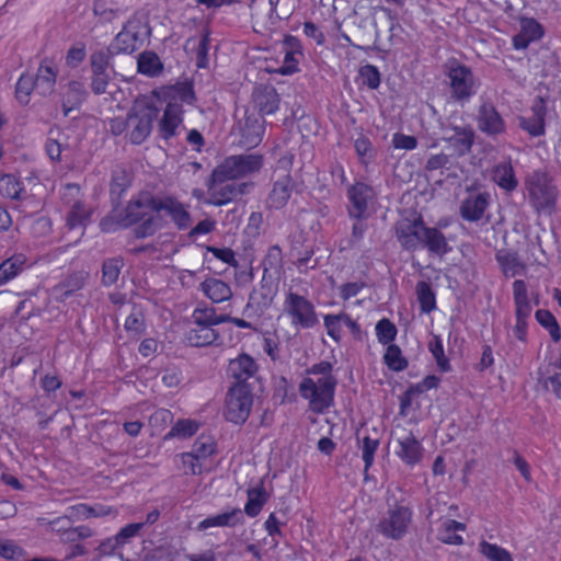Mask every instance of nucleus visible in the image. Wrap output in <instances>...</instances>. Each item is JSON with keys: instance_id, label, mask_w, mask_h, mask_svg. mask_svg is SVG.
I'll list each match as a JSON object with an SVG mask.
<instances>
[{"instance_id": "nucleus-26", "label": "nucleus", "mask_w": 561, "mask_h": 561, "mask_svg": "<svg viewBox=\"0 0 561 561\" xmlns=\"http://www.w3.org/2000/svg\"><path fill=\"white\" fill-rule=\"evenodd\" d=\"M253 102L262 114H274L279 107V95L274 87L262 85L254 90Z\"/></svg>"}, {"instance_id": "nucleus-50", "label": "nucleus", "mask_w": 561, "mask_h": 561, "mask_svg": "<svg viewBox=\"0 0 561 561\" xmlns=\"http://www.w3.org/2000/svg\"><path fill=\"white\" fill-rule=\"evenodd\" d=\"M69 520H83L89 519V504L79 503L76 505L68 506L66 508L65 515L62 517H58L50 522V526L54 529L61 522Z\"/></svg>"}, {"instance_id": "nucleus-40", "label": "nucleus", "mask_w": 561, "mask_h": 561, "mask_svg": "<svg viewBox=\"0 0 561 561\" xmlns=\"http://www.w3.org/2000/svg\"><path fill=\"white\" fill-rule=\"evenodd\" d=\"M422 244L426 245L431 252L438 255H444L449 251V247L444 234L435 228L426 229Z\"/></svg>"}, {"instance_id": "nucleus-54", "label": "nucleus", "mask_w": 561, "mask_h": 561, "mask_svg": "<svg viewBox=\"0 0 561 561\" xmlns=\"http://www.w3.org/2000/svg\"><path fill=\"white\" fill-rule=\"evenodd\" d=\"M180 460L181 468L185 474L197 476L201 474L204 470L205 463L197 459V457L192 451L182 453L180 455Z\"/></svg>"}, {"instance_id": "nucleus-58", "label": "nucleus", "mask_w": 561, "mask_h": 561, "mask_svg": "<svg viewBox=\"0 0 561 561\" xmlns=\"http://www.w3.org/2000/svg\"><path fill=\"white\" fill-rule=\"evenodd\" d=\"M379 447V440L370 438L368 436L364 437L362 443V458L365 463V472L373 466L375 454Z\"/></svg>"}, {"instance_id": "nucleus-19", "label": "nucleus", "mask_w": 561, "mask_h": 561, "mask_svg": "<svg viewBox=\"0 0 561 561\" xmlns=\"http://www.w3.org/2000/svg\"><path fill=\"white\" fill-rule=\"evenodd\" d=\"M513 300L515 309V318L530 319L533 312L531 300L535 305L539 304L538 295H529L524 280L517 279L513 283Z\"/></svg>"}, {"instance_id": "nucleus-39", "label": "nucleus", "mask_w": 561, "mask_h": 561, "mask_svg": "<svg viewBox=\"0 0 561 561\" xmlns=\"http://www.w3.org/2000/svg\"><path fill=\"white\" fill-rule=\"evenodd\" d=\"M217 339V331L206 325H195L187 332V341L194 346H206Z\"/></svg>"}, {"instance_id": "nucleus-51", "label": "nucleus", "mask_w": 561, "mask_h": 561, "mask_svg": "<svg viewBox=\"0 0 561 561\" xmlns=\"http://www.w3.org/2000/svg\"><path fill=\"white\" fill-rule=\"evenodd\" d=\"M416 294L422 312L430 313L432 310L435 309V295L427 283L420 282L416 285Z\"/></svg>"}, {"instance_id": "nucleus-47", "label": "nucleus", "mask_w": 561, "mask_h": 561, "mask_svg": "<svg viewBox=\"0 0 561 561\" xmlns=\"http://www.w3.org/2000/svg\"><path fill=\"white\" fill-rule=\"evenodd\" d=\"M479 551L489 561H513V557L508 550L485 540L479 543Z\"/></svg>"}, {"instance_id": "nucleus-60", "label": "nucleus", "mask_w": 561, "mask_h": 561, "mask_svg": "<svg viewBox=\"0 0 561 561\" xmlns=\"http://www.w3.org/2000/svg\"><path fill=\"white\" fill-rule=\"evenodd\" d=\"M172 421V413L167 409L156 410L150 419L149 425L154 432L162 431Z\"/></svg>"}, {"instance_id": "nucleus-15", "label": "nucleus", "mask_w": 561, "mask_h": 561, "mask_svg": "<svg viewBox=\"0 0 561 561\" xmlns=\"http://www.w3.org/2000/svg\"><path fill=\"white\" fill-rule=\"evenodd\" d=\"M451 95L459 102L468 101L474 94V79L471 70L462 65L450 67L448 73Z\"/></svg>"}, {"instance_id": "nucleus-30", "label": "nucleus", "mask_w": 561, "mask_h": 561, "mask_svg": "<svg viewBox=\"0 0 561 561\" xmlns=\"http://www.w3.org/2000/svg\"><path fill=\"white\" fill-rule=\"evenodd\" d=\"M264 134V121L261 116H247L241 127L242 144L248 147L257 146Z\"/></svg>"}, {"instance_id": "nucleus-18", "label": "nucleus", "mask_w": 561, "mask_h": 561, "mask_svg": "<svg viewBox=\"0 0 561 561\" xmlns=\"http://www.w3.org/2000/svg\"><path fill=\"white\" fill-rule=\"evenodd\" d=\"M374 197L371 187L364 183H356L348 188L350 215L354 218L362 219L366 217L368 202Z\"/></svg>"}, {"instance_id": "nucleus-56", "label": "nucleus", "mask_w": 561, "mask_h": 561, "mask_svg": "<svg viewBox=\"0 0 561 561\" xmlns=\"http://www.w3.org/2000/svg\"><path fill=\"white\" fill-rule=\"evenodd\" d=\"M64 135L59 130H51L50 136L48 137L45 149L48 157L51 160H59L61 152L65 150L62 145Z\"/></svg>"}, {"instance_id": "nucleus-32", "label": "nucleus", "mask_w": 561, "mask_h": 561, "mask_svg": "<svg viewBox=\"0 0 561 561\" xmlns=\"http://www.w3.org/2000/svg\"><path fill=\"white\" fill-rule=\"evenodd\" d=\"M492 180L504 191H514L518 181L510 161L497 163L492 170Z\"/></svg>"}, {"instance_id": "nucleus-61", "label": "nucleus", "mask_w": 561, "mask_h": 561, "mask_svg": "<svg viewBox=\"0 0 561 561\" xmlns=\"http://www.w3.org/2000/svg\"><path fill=\"white\" fill-rule=\"evenodd\" d=\"M363 82L370 89H377L380 84V72L376 66L366 65L359 69Z\"/></svg>"}, {"instance_id": "nucleus-5", "label": "nucleus", "mask_w": 561, "mask_h": 561, "mask_svg": "<svg viewBox=\"0 0 561 561\" xmlns=\"http://www.w3.org/2000/svg\"><path fill=\"white\" fill-rule=\"evenodd\" d=\"M158 111L146 102H137L127 115V133L133 144L144 142L151 133Z\"/></svg>"}, {"instance_id": "nucleus-12", "label": "nucleus", "mask_w": 561, "mask_h": 561, "mask_svg": "<svg viewBox=\"0 0 561 561\" xmlns=\"http://www.w3.org/2000/svg\"><path fill=\"white\" fill-rule=\"evenodd\" d=\"M547 116V101L541 96H537L533 101L529 111L518 116V125L530 137H541L546 134Z\"/></svg>"}, {"instance_id": "nucleus-46", "label": "nucleus", "mask_w": 561, "mask_h": 561, "mask_svg": "<svg viewBox=\"0 0 561 561\" xmlns=\"http://www.w3.org/2000/svg\"><path fill=\"white\" fill-rule=\"evenodd\" d=\"M276 296V286L273 283L262 282L257 290L253 291L250 299L262 309L268 308Z\"/></svg>"}, {"instance_id": "nucleus-44", "label": "nucleus", "mask_w": 561, "mask_h": 561, "mask_svg": "<svg viewBox=\"0 0 561 561\" xmlns=\"http://www.w3.org/2000/svg\"><path fill=\"white\" fill-rule=\"evenodd\" d=\"M199 428V424L190 419H182L176 421L172 428L165 434L164 439L169 440L174 437L187 438L193 436Z\"/></svg>"}, {"instance_id": "nucleus-3", "label": "nucleus", "mask_w": 561, "mask_h": 561, "mask_svg": "<svg viewBox=\"0 0 561 561\" xmlns=\"http://www.w3.org/2000/svg\"><path fill=\"white\" fill-rule=\"evenodd\" d=\"M154 202L156 199L149 194H141L136 199L130 201L125 209V217L122 220L124 226L144 220L136 229L138 238L152 236L159 229V222L154 214Z\"/></svg>"}, {"instance_id": "nucleus-20", "label": "nucleus", "mask_w": 561, "mask_h": 561, "mask_svg": "<svg viewBox=\"0 0 561 561\" xmlns=\"http://www.w3.org/2000/svg\"><path fill=\"white\" fill-rule=\"evenodd\" d=\"M231 179H215L214 173L208 185L209 203L213 205H224L236 198L240 191Z\"/></svg>"}, {"instance_id": "nucleus-52", "label": "nucleus", "mask_w": 561, "mask_h": 561, "mask_svg": "<svg viewBox=\"0 0 561 561\" xmlns=\"http://www.w3.org/2000/svg\"><path fill=\"white\" fill-rule=\"evenodd\" d=\"M22 192L21 182L11 174H5L0 178V194L7 198L16 199Z\"/></svg>"}, {"instance_id": "nucleus-53", "label": "nucleus", "mask_w": 561, "mask_h": 561, "mask_svg": "<svg viewBox=\"0 0 561 561\" xmlns=\"http://www.w3.org/2000/svg\"><path fill=\"white\" fill-rule=\"evenodd\" d=\"M33 90H35L33 76L23 73L16 82L15 95L18 101L22 104H27Z\"/></svg>"}, {"instance_id": "nucleus-57", "label": "nucleus", "mask_w": 561, "mask_h": 561, "mask_svg": "<svg viewBox=\"0 0 561 561\" xmlns=\"http://www.w3.org/2000/svg\"><path fill=\"white\" fill-rule=\"evenodd\" d=\"M376 335L381 344L389 345L397 335V329L388 319H381L376 324Z\"/></svg>"}, {"instance_id": "nucleus-10", "label": "nucleus", "mask_w": 561, "mask_h": 561, "mask_svg": "<svg viewBox=\"0 0 561 561\" xmlns=\"http://www.w3.org/2000/svg\"><path fill=\"white\" fill-rule=\"evenodd\" d=\"M79 196L80 187L77 184H67L61 193L64 202L69 206L66 221L70 229L83 228L90 220L91 208Z\"/></svg>"}, {"instance_id": "nucleus-41", "label": "nucleus", "mask_w": 561, "mask_h": 561, "mask_svg": "<svg viewBox=\"0 0 561 561\" xmlns=\"http://www.w3.org/2000/svg\"><path fill=\"white\" fill-rule=\"evenodd\" d=\"M169 102L178 103L182 108V104H192L195 100L193 87L190 83H178L168 91Z\"/></svg>"}, {"instance_id": "nucleus-6", "label": "nucleus", "mask_w": 561, "mask_h": 561, "mask_svg": "<svg viewBox=\"0 0 561 561\" xmlns=\"http://www.w3.org/2000/svg\"><path fill=\"white\" fill-rule=\"evenodd\" d=\"M393 453L407 466L414 467L424 458V447L409 430L397 426L392 431Z\"/></svg>"}, {"instance_id": "nucleus-34", "label": "nucleus", "mask_w": 561, "mask_h": 561, "mask_svg": "<svg viewBox=\"0 0 561 561\" xmlns=\"http://www.w3.org/2000/svg\"><path fill=\"white\" fill-rule=\"evenodd\" d=\"M229 320V316L217 314L216 309L208 306H198L192 313V322L194 325L213 328L214 325L228 322Z\"/></svg>"}, {"instance_id": "nucleus-42", "label": "nucleus", "mask_w": 561, "mask_h": 561, "mask_svg": "<svg viewBox=\"0 0 561 561\" xmlns=\"http://www.w3.org/2000/svg\"><path fill=\"white\" fill-rule=\"evenodd\" d=\"M496 259L506 276L513 277L524 273L525 266L515 253L500 252Z\"/></svg>"}, {"instance_id": "nucleus-17", "label": "nucleus", "mask_w": 561, "mask_h": 561, "mask_svg": "<svg viewBox=\"0 0 561 561\" xmlns=\"http://www.w3.org/2000/svg\"><path fill=\"white\" fill-rule=\"evenodd\" d=\"M58 76V66L51 59L41 61L34 78L35 90L38 94L46 96L55 90Z\"/></svg>"}, {"instance_id": "nucleus-9", "label": "nucleus", "mask_w": 561, "mask_h": 561, "mask_svg": "<svg viewBox=\"0 0 561 561\" xmlns=\"http://www.w3.org/2000/svg\"><path fill=\"white\" fill-rule=\"evenodd\" d=\"M148 34V27L142 16L133 15L116 35L111 47L115 53L130 54L138 49Z\"/></svg>"}, {"instance_id": "nucleus-22", "label": "nucleus", "mask_w": 561, "mask_h": 561, "mask_svg": "<svg viewBox=\"0 0 561 561\" xmlns=\"http://www.w3.org/2000/svg\"><path fill=\"white\" fill-rule=\"evenodd\" d=\"M478 126L488 135H499L505 131V123L495 107L490 103H483L478 113Z\"/></svg>"}, {"instance_id": "nucleus-16", "label": "nucleus", "mask_w": 561, "mask_h": 561, "mask_svg": "<svg viewBox=\"0 0 561 561\" xmlns=\"http://www.w3.org/2000/svg\"><path fill=\"white\" fill-rule=\"evenodd\" d=\"M539 382L561 399V351L539 368Z\"/></svg>"}, {"instance_id": "nucleus-4", "label": "nucleus", "mask_w": 561, "mask_h": 561, "mask_svg": "<svg viewBox=\"0 0 561 561\" xmlns=\"http://www.w3.org/2000/svg\"><path fill=\"white\" fill-rule=\"evenodd\" d=\"M530 204L537 211H551L557 197L558 190L547 172L534 171L525 182Z\"/></svg>"}, {"instance_id": "nucleus-13", "label": "nucleus", "mask_w": 561, "mask_h": 561, "mask_svg": "<svg viewBox=\"0 0 561 561\" xmlns=\"http://www.w3.org/2000/svg\"><path fill=\"white\" fill-rule=\"evenodd\" d=\"M156 219L161 226V218L170 217L179 229H186L191 226V215L187 207L173 197H163L154 202Z\"/></svg>"}, {"instance_id": "nucleus-24", "label": "nucleus", "mask_w": 561, "mask_h": 561, "mask_svg": "<svg viewBox=\"0 0 561 561\" xmlns=\"http://www.w3.org/2000/svg\"><path fill=\"white\" fill-rule=\"evenodd\" d=\"M489 205V195L483 193L470 194L463 199L460 206V214L463 219L477 221L482 218Z\"/></svg>"}, {"instance_id": "nucleus-29", "label": "nucleus", "mask_w": 561, "mask_h": 561, "mask_svg": "<svg viewBox=\"0 0 561 561\" xmlns=\"http://www.w3.org/2000/svg\"><path fill=\"white\" fill-rule=\"evenodd\" d=\"M27 256L24 253H14L0 264V286L15 278L27 266Z\"/></svg>"}, {"instance_id": "nucleus-2", "label": "nucleus", "mask_w": 561, "mask_h": 561, "mask_svg": "<svg viewBox=\"0 0 561 561\" xmlns=\"http://www.w3.org/2000/svg\"><path fill=\"white\" fill-rule=\"evenodd\" d=\"M286 319L296 330L311 329L318 323L314 305L304 295L289 288L282 304L278 320Z\"/></svg>"}, {"instance_id": "nucleus-35", "label": "nucleus", "mask_w": 561, "mask_h": 561, "mask_svg": "<svg viewBox=\"0 0 561 561\" xmlns=\"http://www.w3.org/2000/svg\"><path fill=\"white\" fill-rule=\"evenodd\" d=\"M465 530L466 525L463 523H459L454 519H446L442 523L437 537L444 543L460 546L463 543V538L457 533Z\"/></svg>"}, {"instance_id": "nucleus-64", "label": "nucleus", "mask_w": 561, "mask_h": 561, "mask_svg": "<svg viewBox=\"0 0 561 561\" xmlns=\"http://www.w3.org/2000/svg\"><path fill=\"white\" fill-rule=\"evenodd\" d=\"M24 553L23 549L14 541L0 539V556L5 559H18Z\"/></svg>"}, {"instance_id": "nucleus-45", "label": "nucleus", "mask_w": 561, "mask_h": 561, "mask_svg": "<svg viewBox=\"0 0 561 561\" xmlns=\"http://www.w3.org/2000/svg\"><path fill=\"white\" fill-rule=\"evenodd\" d=\"M94 14L105 22H111L122 16L125 12L123 7L117 5L113 1L99 0L94 4Z\"/></svg>"}, {"instance_id": "nucleus-28", "label": "nucleus", "mask_w": 561, "mask_h": 561, "mask_svg": "<svg viewBox=\"0 0 561 561\" xmlns=\"http://www.w3.org/2000/svg\"><path fill=\"white\" fill-rule=\"evenodd\" d=\"M201 290L214 304L228 301L232 297V289L226 282L209 277L201 284Z\"/></svg>"}, {"instance_id": "nucleus-38", "label": "nucleus", "mask_w": 561, "mask_h": 561, "mask_svg": "<svg viewBox=\"0 0 561 561\" xmlns=\"http://www.w3.org/2000/svg\"><path fill=\"white\" fill-rule=\"evenodd\" d=\"M137 69L141 75L156 77L161 73L163 66L157 54L144 51L138 56Z\"/></svg>"}, {"instance_id": "nucleus-25", "label": "nucleus", "mask_w": 561, "mask_h": 561, "mask_svg": "<svg viewBox=\"0 0 561 561\" xmlns=\"http://www.w3.org/2000/svg\"><path fill=\"white\" fill-rule=\"evenodd\" d=\"M542 26L534 19H523L520 21V31L513 38L515 49H525L531 42L542 37Z\"/></svg>"}, {"instance_id": "nucleus-37", "label": "nucleus", "mask_w": 561, "mask_h": 561, "mask_svg": "<svg viewBox=\"0 0 561 561\" xmlns=\"http://www.w3.org/2000/svg\"><path fill=\"white\" fill-rule=\"evenodd\" d=\"M291 194V181L285 176L278 180L268 196V205L273 208H282L286 205Z\"/></svg>"}, {"instance_id": "nucleus-23", "label": "nucleus", "mask_w": 561, "mask_h": 561, "mask_svg": "<svg viewBox=\"0 0 561 561\" xmlns=\"http://www.w3.org/2000/svg\"><path fill=\"white\" fill-rule=\"evenodd\" d=\"M474 133L470 127H453L447 129L444 140L458 156L468 153L472 147Z\"/></svg>"}, {"instance_id": "nucleus-48", "label": "nucleus", "mask_w": 561, "mask_h": 561, "mask_svg": "<svg viewBox=\"0 0 561 561\" xmlns=\"http://www.w3.org/2000/svg\"><path fill=\"white\" fill-rule=\"evenodd\" d=\"M383 362L393 371H401L408 366V360L403 357L400 347L394 344L388 345L383 354Z\"/></svg>"}, {"instance_id": "nucleus-21", "label": "nucleus", "mask_w": 561, "mask_h": 561, "mask_svg": "<svg viewBox=\"0 0 561 561\" xmlns=\"http://www.w3.org/2000/svg\"><path fill=\"white\" fill-rule=\"evenodd\" d=\"M183 123V111L178 103H168L158 124V131L163 139L174 137Z\"/></svg>"}, {"instance_id": "nucleus-59", "label": "nucleus", "mask_w": 561, "mask_h": 561, "mask_svg": "<svg viewBox=\"0 0 561 561\" xmlns=\"http://www.w3.org/2000/svg\"><path fill=\"white\" fill-rule=\"evenodd\" d=\"M121 261L117 259L107 260L103 264V283L107 286L114 284L121 273Z\"/></svg>"}, {"instance_id": "nucleus-14", "label": "nucleus", "mask_w": 561, "mask_h": 561, "mask_svg": "<svg viewBox=\"0 0 561 561\" xmlns=\"http://www.w3.org/2000/svg\"><path fill=\"white\" fill-rule=\"evenodd\" d=\"M426 229L419 218H403L397 224V238L403 249L415 251L423 243Z\"/></svg>"}, {"instance_id": "nucleus-55", "label": "nucleus", "mask_w": 561, "mask_h": 561, "mask_svg": "<svg viewBox=\"0 0 561 561\" xmlns=\"http://www.w3.org/2000/svg\"><path fill=\"white\" fill-rule=\"evenodd\" d=\"M125 330L133 336L139 337L145 330V319L140 310L134 309L125 320Z\"/></svg>"}, {"instance_id": "nucleus-1", "label": "nucleus", "mask_w": 561, "mask_h": 561, "mask_svg": "<svg viewBox=\"0 0 561 561\" xmlns=\"http://www.w3.org/2000/svg\"><path fill=\"white\" fill-rule=\"evenodd\" d=\"M336 386L337 378L333 374V365L322 360L306 370L298 391L311 412L323 414L334 404Z\"/></svg>"}, {"instance_id": "nucleus-63", "label": "nucleus", "mask_w": 561, "mask_h": 561, "mask_svg": "<svg viewBox=\"0 0 561 561\" xmlns=\"http://www.w3.org/2000/svg\"><path fill=\"white\" fill-rule=\"evenodd\" d=\"M324 327L330 337L336 342L340 341L343 327L339 314H327L324 317Z\"/></svg>"}, {"instance_id": "nucleus-11", "label": "nucleus", "mask_w": 561, "mask_h": 561, "mask_svg": "<svg viewBox=\"0 0 561 561\" xmlns=\"http://www.w3.org/2000/svg\"><path fill=\"white\" fill-rule=\"evenodd\" d=\"M412 519V512L403 505L390 507L386 516L378 524V531L391 539L402 538Z\"/></svg>"}, {"instance_id": "nucleus-43", "label": "nucleus", "mask_w": 561, "mask_h": 561, "mask_svg": "<svg viewBox=\"0 0 561 561\" xmlns=\"http://www.w3.org/2000/svg\"><path fill=\"white\" fill-rule=\"evenodd\" d=\"M266 500V492L263 488L250 489L248 491V501L244 505V513L250 517L257 516Z\"/></svg>"}, {"instance_id": "nucleus-62", "label": "nucleus", "mask_w": 561, "mask_h": 561, "mask_svg": "<svg viewBox=\"0 0 561 561\" xmlns=\"http://www.w3.org/2000/svg\"><path fill=\"white\" fill-rule=\"evenodd\" d=\"M85 46L83 44H76L71 46L66 55V64L71 68L78 67L85 58Z\"/></svg>"}, {"instance_id": "nucleus-36", "label": "nucleus", "mask_w": 561, "mask_h": 561, "mask_svg": "<svg viewBox=\"0 0 561 561\" xmlns=\"http://www.w3.org/2000/svg\"><path fill=\"white\" fill-rule=\"evenodd\" d=\"M192 451L197 459H199L205 465L207 461L216 454L217 444L214 436L208 434H201L194 442Z\"/></svg>"}, {"instance_id": "nucleus-7", "label": "nucleus", "mask_w": 561, "mask_h": 561, "mask_svg": "<svg viewBox=\"0 0 561 561\" xmlns=\"http://www.w3.org/2000/svg\"><path fill=\"white\" fill-rule=\"evenodd\" d=\"M253 398L250 387L245 382L233 385L226 398L225 416L229 422L240 424L250 415Z\"/></svg>"}, {"instance_id": "nucleus-33", "label": "nucleus", "mask_w": 561, "mask_h": 561, "mask_svg": "<svg viewBox=\"0 0 561 561\" xmlns=\"http://www.w3.org/2000/svg\"><path fill=\"white\" fill-rule=\"evenodd\" d=\"M85 96L84 84L79 81H71L62 94L61 105L64 115L67 116L71 111L78 108Z\"/></svg>"}, {"instance_id": "nucleus-27", "label": "nucleus", "mask_w": 561, "mask_h": 561, "mask_svg": "<svg viewBox=\"0 0 561 561\" xmlns=\"http://www.w3.org/2000/svg\"><path fill=\"white\" fill-rule=\"evenodd\" d=\"M242 512L240 508H231L219 513L217 515L208 516L201 520L197 525V530L204 531L213 527H233L242 523Z\"/></svg>"}, {"instance_id": "nucleus-49", "label": "nucleus", "mask_w": 561, "mask_h": 561, "mask_svg": "<svg viewBox=\"0 0 561 561\" xmlns=\"http://www.w3.org/2000/svg\"><path fill=\"white\" fill-rule=\"evenodd\" d=\"M535 317L538 323L548 330L554 342H559L561 340L560 327L550 311L543 309L537 310Z\"/></svg>"}, {"instance_id": "nucleus-31", "label": "nucleus", "mask_w": 561, "mask_h": 561, "mask_svg": "<svg viewBox=\"0 0 561 561\" xmlns=\"http://www.w3.org/2000/svg\"><path fill=\"white\" fill-rule=\"evenodd\" d=\"M256 369L254 359L247 354H241L230 360L228 371L238 382H244L255 374Z\"/></svg>"}, {"instance_id": "nucleus-8", "label": "nucleus", "mask_w": 561, "mask_h": 561, "mask_svg": "<svg viewBox=\"0 0 561 561\" xmlns=\"http://www.w3.org/2000/svg\"><path fill=\"white\" fill-rule=\"evenodd\" d=\"M263 165L260 154H240L227 158L214 170L215 179H240L257 172Z\"/></svg>"}]
</instances>
